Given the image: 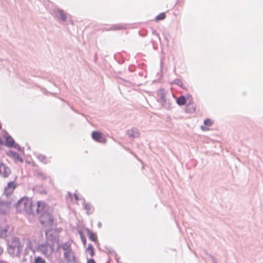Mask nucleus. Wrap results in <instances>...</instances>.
<instances>
[{
    "instance_id": "f257e3e1",
    "label": "nucleus",
    "mask_w": 263,
    "mask_h": 263,
    "mask_svg": "<svg viewBox=\"0 0 263 263\" xmlns=\"http://www.w3.org/2000/svg\"><path fill=\"white\" fill-rule=\"evenodd\" d=\"M16 210L19 212H26L29 214H33V208L32 201L28 197H23L20 199L15 205Z\"/></svg>"
},
{
    "instance_id": "f03ea898",
    "label": "nucleus",
    "mask_w": 263,
    "mask_h": 263,
    "mask_svg": "<svg viewBox=\"0 0 263 263\" xmlns=\"http://www.w3.org/2000/svg\"><path fill=\"white\" fill-rule=\"evenodd\" d=\"M23 245L18 238L14 237L12 238L10 242L8 243V253L13 256L20 257L22 250Z\"/></svg>"
},
{
    "instance_id": "7ed1b4c3",
    "label": "nucleus",
    "mask_w": 263,
    "mask_h": 263,
    "mask_svg": "<svg viewBox=\"0 0 263 263\" xmlns=\"http://www.w3.org/2000/svg\"><path fill=\"white\" fill-rule=\"evenodd\" d=\"M40 222L45 227H51L53 223V216L52 214L47 211H44L39 216Z\"/></svg>"
},
{
    "instance_id": "20e7f679",
    "label": "nucleus",
    "mask_w": 263,
    "mask_h": 263,
    "mask_svg": "<svg viewBox=\"0 0 263 263\" xmlns=\"http://www.w3.org/2000/svg\"><path fill=\"white\" fill-rule=\"evenodd\" d=\"M45 237L47 242H50V244H53L54 246L55 243L58 244L59 242V235L55 229H51L46 231Z\"/></svg>"
},
{
    "instance_id": "39448f33",
    "label": "nucleus",
    "mask_w": 263,
    "mask_h": 263,
    "mask_svg": "<svg viewBox=\"0 0 263 263\" xmlns=\"http://www.w3.org/2000/svg\"><path fill=\"white\" fill-rule=\"evenodd\" d=\"M54 248L53 244H50L46 241L40 244L38 247L39 251L47 257L51 255L54 251Z\"/></svg>"
},
{
    "instance_id": "423d86ee",
    "label": "nucleus",
    "mask_w": 263,
    "mask_h": 263,
    "mask_svg": "<svg viewBox=\"0 0 263 263\" xmlns=\"http://www.w3.org/2000/svg\"><path fill=\"white\" fill-rule=\"evenodd\" d=\"M166 92L164 89H160L159 90L158 96H159L158 101L161 104L162 107L166 109L171 108V103L170 101L167 100L166 97Z\"/></svg>"
},
{
    "instance_id": "0eeeda50",
    "label": "nucleus",
    "mask_w": 263,
    "mask_h": 263,
    "mask_svg": "<svg viewBox=\"0 0 263 263\" xmlns=\"http://www.w3.org/2000/svg\"><path fill=\"white\" fill-rule=\"evenodd\" d=\"M52 16L57 20L61 21H65L67 18L66 13L64 10L60 9H55L52 13Z\"/></svg>"
},
{
    "instance_id": "6e6552de",
    "label": "nucleus",
    "mask_w": 263,
    "mask_h": 263,
    "mask_svg": "<svg viewBox=\"0 0 263 263\" xmlns=\"http://www.w3.org/2000/svg\"><path fill=\"white\" fill-rule=\"evenodd\" d=\"M91 137L95 141L99 143H105L106 142V138L101 132L93 131L91 133Z\"/></svg>"
},
{
    "instance_id": "1a4fd4ad",
    "label": "nucleus",
    "mask_w": 263,
    "mask_h": 263,
    "mask_svg": "<svg viewBox=\"0 0 263 263\" xmlns=\"http://www.w3.org/2000/svg\"><path fill=\"white\" fill-rule=\"evenodd\" d=\"M64 257L67 262L77 263L76 256L71 249L65 251L64 253Z\"/></svg>"
},
{
    "instance_id": "9d476101",
    "label": "nucleus",
    "mask_w": 263,
    "mask_h": 263,
    "mask_svg": "<svg viewBox=\"0 0 263 263\" xmlns=\"http://www.w3.org/2000/svg\"><path fill=\"white\" fill-rule=\"evenodd\" d=\"M11 171L8 166L3 162L0 163V175L4 178H7Z\"/></svg>"
},
{
    "instance_id": "9b49d317",
    "label": "nucleus",
    "mask_w": 263,
    "mask_h": 263,
    "mask_svg": "<svg viewBox=\"0 0 263 263\" xmlns=\"http://www.w3.org/2000/svg\"><path fill=\"white\" fill-rule=\"evenodd\" d=\"M126 134L130 138H136L139 137L140 133L137 128H132L128 129L126 132Z\"/></svg>"
},
{
    "instance_id": "f8f14e48",
    "label": "nucleus",
    "mask_w": 263,
    "mask_h": 263,
    "mask_svg": "<svg viewBox=\"0 0 263 263\" xmlns=\"http://www.w3.org/2000/svg\"><path fill=\"white\" fill-rule=\"evenodd\" d=\"M9 208V204L0 200V214H5L8 211Z\"/></svg>"
},
{
    "instance_id": "ddd939ff",
    "label": "nucleus",
    "mask_w": 263,
    "mask_h": 263,
    "mask_svg": "<svg viewBox=\"0 0 263 263\" xmlns=\"http://www.w3.org/2000/svg\"><path fill=\"white\" fill-rule=\"evenodd\" d=\"M189 97L190 95H187V97L183 95L180 96L176 99V102L177 104L179 106L185 105L186 104L187 100L189 99Z\"/></svg>"
},
{
    "instance_id": "4468645a",
    "label": "nucleus",
    "mask_w": 263,
    "mask_h": 263,
    "mask_svg": "<svg viewBox=\"0 0 263 263\" xmlns=\"http://www.w3.org/2000/svg\"><path fill=\"white\" fill-rule=\"evenodd\" d=\"M85 231L87 232L89 239L96 243L98 241V237L96 234L91 231L88 228H86Z\"/></svg>"
},
{
    "instance_id": "2eb2a0df",
    "label": "nucleus",
    "mask_w": 263,
    "mask_h": 263,
    "mask_svg": "<svg viewBox=\"0 0 263 263\" xmlns=\"http://www.w3.org/2000/svg\"><path fill=\"white\" fill-rule=\"evenodd\" d=\"M7 154L8 156L13 157L14 159L17 160L21 163H23L24 161L23 159L16 152L10 150L8 152Z\"/></svg>"
},
{
    "instance_id": "dca6fc26",
    "label": "nucleus",
    "mask_w": 263,
    "mask_h": 263,
    "mask_svg": "<svg viewBox=\"0 0 263 263\" xmlns=\"http://www.w3.org/2000/svg\"><path fill=\"white\" fill-rule=\"evenodd\" d=\"M15 144V142L14 140L10 135H8L6 138L5 145L9 147H12L13 146H14V145Z\"/></svg>"
},
{
    "instance_id": "f3484780",
    "label": "nucleus",
    "mask_w": 263,
    "mask_h": 263,
    "mask_svg": "<svg viewBox=\"0 0 263 263\" xmlns=\"http://www.w3.org/2000/svg\"><path fill=\"white\" fill-rule=\"evenodd\" d=\"M15 187L14 183L12 181L8 182L7 184V188L5 189V193L8 195L9 194H11Z\"/></svg>"
},
{
    "instance_id": "a211bd4d",
    "label": "nucleus",
    "mask_w": 263,
    "mask_h": 263,
    "mask_svg": "<svg viewBox=\"0 0 263 263\" xmlns=\"http://www.w3.org/2000/svg\"><path fill=\"white\" fill-rule=\"evenodd\" d=\"M45 206V203L42 201H40L37 202V208L36 209V212L37 214H41L43 211H45L44 208Z\"/></svg>"
},
{
    "instance_id": "6ab92c4d",
    "label": "nucleus",
    "mask_w": 263,
    "mask_h": 263,
    "mask_svg": "<svg viewBox=\"0 0 263 263\" xmlns=\"http://www.w3.org/2000/svg\"><path fill=\"white\" fill-rule=\"evenodd\" d=\"M58 245L57 251H58L60 248H62L63 250L67 251L68 250H70V244L66 242L64 243L62 245H59V243Z\"/></svg>"
},
{
    "instance_id": "aec40b11",
    "label": "nucleus",
    "mask_w": 263,
    "mask_h": 263,
    "mask_svg": "<svg viewBox=\"0 0 263 263\" xmlns=\"http://www.w3.org/2000/svg\"><path fill=\"white\" fill-rule=\"evenodd\" d=\"M8 230L6 227H0V237L4 238L7 236Z\"/></svg>"
},
{
    "instance_id": "412c9836",
    "label": "nucleus",
    "mask_w": 263,
    "mask_h": 263,
    "mask_svg": "<svg viewBox=\"0 0 263 263\" xmlns=\"http://www.w3.org/2000/svg\"><path fill=\"white\" fill-rule=\"evenodd\" d=\"M37 158L42 162L44 163H47L48 162V159L46 156L42 154H38L36 156Z\"/></svg>"
},
{
    "instance_id": "4be33fe9",
    "label": "nucleus",
    "mask_w": 263,
    "mask_h": 263,
    "mask_svg": "<svg viewBox=\"0 0 263 263\" xmlns=\"http://www.w3.org/2000/svg\"><path fill=\"white\" fill-rule=\"evenodd\" d=\"M172 84H176L180 86L182 89H185V86L180 79H176L172 83Z\"/></svg>"
},
{
    "instance_id": "5701e85b",
    "label": "nucleus",
    "mask_w": 263,
    "mask_h": 263,
    "mask_svg": "<svg viewBox=\"0 0 263 263\" xmlns=\"http://www.w3.org/2000/svg\"><path fill=\"white\" fill-rule=\"evenodd\" d=\"M185 111L187 113H194L195 112V107H194L193 105H186L185 107Z\"/></svg>"
},
{
    "instance_id": "b1692460",
    "label": "nucleus",
    "mask_w": 263,
    "mask_h": 263,
    "mask_svg": "<svg viewBox=\"0 0 263 263\" xmlns=\"http://www.w3.org/2000/svg\"><path fill=\"white\" fill-rule=\"evenodd\" d=\"M84 200V203H83V206L84 208L86 210V213L88 215L90 213H91V204L89 203H86L85 202V200Z\"/></svg>"
},
{
    "instance_id": "393cba45",
    "label": "nucleus",
    "mask_w": 263,
    "mask_h": 263,
    "mask_svg": "<svg viewBox=\"0 0 263 263\" xmlns=\"http://www.w3.org/2000/svg\"><path fill=\"white\" fill-rule=\"evenodd\" d=\"M125 28V27L124 25H114L111 28L108 29L107 30H121V29H124Z\"/></svg>"
},
{
    "instance_id": "a878e982",
    "label": "nucleus",
    "mask_w": 263,
    "mask_h": 263,
    "mask_svg": "<svg viewBox=\"0 0 263 263\" xmlns=\"http://www.w3.org/2000/svg\"><path fill=\"white\" fill-rule=\"evenodd\" d=\"M166 17V14L164 12H162L158 14L155 18V21L158 22L164 20Z\"/></svg>"
},
{
    "instance_id": "bb28decb",
    "label": "nucleus",
    "mask_w": 263,
    "mask_h": 263,
    "mask_svg": "<svg viewBox=\"0 0 263 263\" xmlns=\"http://www.w3.org/2000/svg\"><path fill=\"white\" fill-rule=\"evenodd\" d=\"M86 250L89 252V254L93 256L95 255V252L93 250V247L91 244H89Z\"/></svg>"
},
{
    "instance_id": "cd10ccee",
    "label": "nucleus",
    "mask_w": 263,
    "mask_h": 263,
    "mask_svg": "<svg viewBox=\"0 0 263 263\" xmlns=\"http://www.w3.org/2000/svg\"><path fill=\"white\" fill-rule=\"evenodd\" d=\"M34 263H46V261L41 256L35 257Z\"/></svg>"
},
{
    "instance_id": "c85d7f7f",
    "label": "nucleus",
    "mask_w": 263,
    "mask_h": 263,
    "mask_svg": "<svg viewBox=\"0 0 263 263\" xmlns=\"http://www.w3.org/2000/svg\"><path fill=\"white\" fill-rule=\"evenodd\" d=\"M204 124L206 126H210L213 124V121L210 119H206L204 121Z\"/></svg>"
},
{
    "instance_id": "c756f323",
    "label": "nucleus",
    "mask_w": 263,
    "mask_h": 263,
    "mask_svg": "<svg viewBox=\"0 0 263 263\" xmlns=\"http://www.w3.org/2000/svg\"><path fill=\"white\" fill-rule=\"evenodd\" d=\"M12 147L17 149L20 152H24V148L21 147L18 144L15 143Z\"/></svg>"
},
{
    "instance_id": "7c9ffc66",
    "label": "nucleus",
    "mask_w": 263,
    "mask_h": 263,
    "mask_svg": "<svg viewBox=\"0 0 263 263\" xmlns=\"http://www.w3.org/2000/svg\"><path fill=\"white\" fill-rule=\"evenodd\" d=\"M187 101H188V103L186 105H190V106H192L193 105V100H192V97L190 95V97L189 98V99L187 100Z\"/></svg>"
},
{
    "instance_id": "2f4dec72",
    "label": "nucleus",
    "mask_w": 263,
    "mask_h": 263,
    "mask_svg": "<svg viewBox=\"0 0 263 263\" xmlns=\"http://www.w3.org/2000/svg\"><path fill=\"white\" fill-rule=\"evenodd\" d=\"M81 240H82V242L83 245L84 246H85L86 245V238L85 236L84 237L82 236V237H81Z\"/></svg>"
},
{
    "instance_id": "473e14b6",
    "label": "nucleus",
    "mask_w": 263,
    "mask_h": 263,
    "mask_svg": "<svg viewBox=\"0 0 263 263\" xmlns=\"http://www.w3.org/2000/svg\"><path fill=\"white\" fill-rule=\"evenodd\" d=\"M206 254L208 255V254ZM208 255L211 258V260L213 263H217L215 257L213 255H212L211 254H208Z\"/></svg>"
},
{
    "instance_id": "72a5a7b5",
    "label": "nucleus",
    "mask_w": 263,
    "mask_h": 263,
    "mask_svg": "<svg viewBox=\"0 0 263 263\" xmlns=\"http://www.w3.org/2000/svg\"><path fill=\"white\" fill-rule=\"evenodd\" d=\"M38 175H39V176L41 177V178L43 180L46 179V176L43 173L39 172Z\"/></svg>"
},
{
    "instance_id": "f704fd0d",
    "label": "nucleus",
    "mask_w": 263,
    "mask_h": 263,
    "mask_svg": "<svg viewBox=\"0 0 263 263\" xmlns=\"http://www.w3.org/2000/svg\"><path fill=\"white\" fill-rule=\"evenodd\" d=\"M106 249L108 252V253L109 254H112V253L115 252L114 250L112 248H106Z\"/></svg>"
},
{
    "instance_id": "c9c22d12",
    "label": "nucleus",
    "mask_w": 263,
    "mask_h": 263,
    "mask_svg": "<svg viewBox=\"0 0 263 263\" xmlns=\"http://www.w3.org/2000/svg\"><path fill=\"white\" fill-rule=\"evenodd\" d=\"M87 263H96V261L93 258H90L88 259Z\"/></svg>"
},
{
    "instance_id": "e433bc0d",
    "label": "nucleus",
    "mask_w": 263,
    "mask_h": 263,
    "mask_svg": "<svg viewBox=\"0 0 263 263\" xmlns=\"http://www.w3.org/2000/svg\"><path fill=\"white\" fill-rule=\"evenodd\" d=\"M78 233L80 236V237H82V236L83 237L85 236V235L82 230H79Z\"/></svg>"
},
{
    "instance_id": "4c0bfd02",
    "label": "nucleus",
    "mask_w": 263,
    "mask_h": 263,
    "mask_svg": "<svg viewBox=\"0 0 263 263\" xmlns=\"http://www.w3.org/2000/svg\"><path fill=\"white\" fill-rule=\"evenodd\" d=\"M153 34L154 35H156L157 36H158L159 39H160L159 34L157 32V31L156 30H154L153 31Z\"/></svg>"
},
{
    "instance_id": "58836bf2",
    "label": "nucleus",
    "mask_w": 263,
    "mask_h": 263,
    "mask_svg": "<svg viewBox=\"0 0 263 263\" xmlns=\"http://www.w3.org/2000/svg\"><path fill=\"white\" fill-rule=\"evenodd\" d=\"M74 198H75V199L76 200H80V199L79 198V196L76 194H74Z\"/></svg>"
},
{
    "instance_id": "ea45409f",
    "label": "nucleus",
    "mask_w": 263,
    "mask_h": 263,
    "mask_svg": "<svg viewBox=\"0 0 263 263\" xmlns=\"http://www.w3.org/2000/svg\"><path fill=\"white\" fill-rule=\"evenodd\" d=\"M3 248L1 246H0V255L3 253Z\"/></svg>"
},
{
    "instance_id": "a19ab883",
    "label": "nucleus",
    "mask_w": 263,
    "mask_h": 263,
    "mask_svg": "<svg viewBox=\"0 0 263 263\" xmlns=\"http://www.w3.org/2000/svg\"><path fill=\"white\" fill-rule=\"evenodd\" d=\"M40 191L41 193H44V194L46 193V190L45 189H43L42 190H40Z\"/></svg>"
},
{
    "instance_id": "79ce46f5",
    "label": "nucleus",
    "mask_w": 263,
    "mask_h": 263,
    "mask_svg": "<svg viewBox=\"0 0 263 263\" xmlns=\"http://www.w3.org/2000/svg\"><path fill=\"white\" fill-rule=\"evenodd\" d=\"M40 188H43L42 185H40V186H39V185H36V186H35V189H39Z\"/></svg>"
},
{
    "instance_id": "37998d69",
    "label": "nucleus",
    "mask_w": 263,
    "mask_h": 263,
    "mask_svg": "<svg viewBox=\"0 0 263 263\" xmlns=\"http://www.w3.org/2000/svg\"><path fill=\"white\" fill-rule=\"evenodd\" d=\"M26 260H27V259L25 257H23L22 259V262H24L26 261Z\"/></svg>"
},
{
    "instance_id": "c03bdc74",
    "label": "nucleus",
    "mask_w": 263,
    "mask_h": 263,
    "mask_svg": "<svg viewBox=\"0 0 263 263\" xmlns=\"http://www.w3.org/2000/svg\"><path fill=\"white\" fill-rule=\"evenodd\" d=\"M0 263H9V262L5 260H1Z\"/></svg>"
},
{
    "instance_id": "a18cd8bd",
    "label": "nucleus",
    "mask_w": 263,
    "mask_h": 263,
    "mask_svg": "<svg viewBox=\"0 0 263 263\" xmlns=\"http://www.w3.org/2000/svg\"><path fill=\"white\" fill-rule=\"evenodd\" d=\"M201 128L203 130H205V129H206L207 128H205L204 126H201Z\"/></svg>"
},
{
    "instance_id": "49530a36",
    "label": "nucleus",
    "mask_w": 263,
    "mask_h": 263,
    "mask_svg": "<svg viewBox=\"0 0 263 263\" xmlns=\"http://www.w3.org/2000/svg\"><path fill=\"white\" fill-rule=\"evenodd\" d=\"M4 144L3 141L0 138V145H2Z\"/></svg>"
},
{
    "instance_id": "de8ad7c7",
    "label": "nucleus",
    "mask_w": 263,
    "mask_h": 263,
    "mask_svg": "<svg viewBox=\"0 0 263 263\" xmlns=\"http://www.w3.org/2000/svg\"><path fill=\"white\" fill-rule=\"evenodd\" d=\"M98 227H101V226H102L101 223V222H99V223H98Z\"/></svg>"
},
{
    "instance_id": "09e8293b",
    "label": "nucleus",
    "mask_w": 263,
    "mask_h": 263,
    "mask_svg": "<svg viewBox=\"0 0 263 263\" xmlns=\"http://www.w3.org/2000/svg\"><path fill=\"white\" fill-rule=\"evenodd\" d=\"M263 263V262H262Z\"/></svg>"
}]
</instances>
